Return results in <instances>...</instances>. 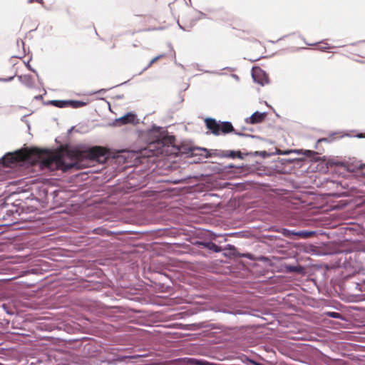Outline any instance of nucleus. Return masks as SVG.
Returning a JSON list of instances; mask_svg holds the SVG:
<instances>
[{"label":"nucleus","mask_w":365,"mask_h":365,"mask_svg":"<svg viewBox=\"0 0 365 365\" xmlns=\"http://www.w3.org/2000/svg\"><path fill=\"white\" fill-rule=\"evenodd\" d=\"M227 156L230 157L232 158H242L241 153L240 151H238V152L230 151V154Z\"/></svg>","instance_id":"obj_10"},{"label":"nucleus","mask_w":365,"mask_h":365,"mask_svg":"<svg viewBox=\"0 0 365 365\" xmlns=\"http://www.w3.org/2000/svg\"><path fill=\"white\" fill-rule=\"evenodd\" d=\"M207 247L210 249V250H212L216 252H219L221 251V249L220 247H218L217 245H215V243H212V242H210V243H208Z\"/></svg>","instance_id":"obj_9"},{"label":"nucleus","mask_w":365,"mask_h":365,"mask_svg":"<svg viewBox=\"0 0 365 365\" xmlns=\"http://www.w3.org/2000/svg\"><path fill=\"white\" fill-rule=\"evenodd\" d=\"M295 235L300 236V237H307V233H305L304 232H297V233H295Z\"/></svg>","instance_id":"obj_14"},{"label":"nucleus","mask_w":365,"mask_h":365,"mask_svg":"<svg viewBox=\"0 0 365 365\" xmlns=\"http://www.w3.org/2000/svg\"><path fill=\"white\" fill-rule=\"evenodd\" d=\"M196 364H199V365H215L213 363H210V362H208V361H197Z\"/></svg>","instance_id":"obj_13"},{"label":"nucleus","mask_w":365,"mask_h":365,"mask_svg":"<svg viewBox=\"0 0 365 365\" xmlns=\"http://www.w3.org/2000/svg\"><path fill=\"white\" fill-rule=\"evenodd\" d=\"M265 117V113L255 112L250 117L249 120H247V122L250 124L259 123L264 120Z\"/></svg>","instance_id":"obj_4"},{"label":"nucleus","mask_w":365,"mask_h":365,"mask_svg":"<svg viewBox=\"0 0 365 365\" xmlns=\"http://www.w3.org/2000/svg\"><path fill=\"white\" fill-rule=\"evenodd\" d=\"M33 155L41 160L43 167L51 170H61L65 172L71 168H78L79 162L83 159L105 163L108 158L109 150L102 146H93L84 150L63 147L53 152L32 148L6 154L0 159V165L11 167L18 162L29 160Z\"/></svg>","instance_id":"obj_1"},{"label":"nucleus","mask_w":365,"mask_h":365,"mask_svg":"<svg viewBox=\"0 0 365 365\" xmlns=\"http://www.w3.org/2000/svg\"><path fill=\"white\" fill-rule=\"evenodd\" d=\"M165 56L164 54L159 55L155 58H153L149 63L148 67L151 66L154 63H155L158 60L164 58Z\"/></svg>","instance_id":"obj_12"},{"label":"nucleus","mask_w":365,"mask_h":365,"mask_svg":"<svg viewBox=\"0 0 365 365\" xmlns=\"http://www.w3.org/2000/svg\"><path fill=\"white\" fill-rule=\"evenodd\" d=\"M51 104L58 108H66L68 107V101H52Z\"/></svg>","instance_id":"obj_7"},{"label":"nucleus","mask_w":365,"mask_h":365,"mask_svg":"<svg viewBox=\"0 0 365 365\" xmlns=\"http://www.w3.org/2000/svg\"><path fill=\"white\" fill-rule=\"evenodd\" d=\"M205 122L207 128L215 135H226L235 131L232 123L228 121L217 122L214 118H207Z\"/></svg>","instance_id":"obj_2"},{"label":"nucleus","mask_w":365,"mask_h":365,"mask_svg":"<svg viewBox=\"0 0 365 365\" xmlns=\"http://www.w3.org/2000/svg\"><path fill=\"white\" fill-rule=\"evenodd\" d=\"M361 169L365 168V165L361 166Z\"/></svg>","instance_id":"obj_17"},{"label":"nucleus","mask_w":365,"mask_h":365,"mask_svg":"<svg viewBox=\"0 0 365 365\" xmlns=\"http://www.w3.org/2000/svg\"><path fill=\"white\" fill-rule=\"evenodd\" d=\"M302 266H289L287 270L290 272L302 273L303 272Z\"/></svg>","instance_id":"obj_8"},{"label":"nucleus","mask_w":365,"mask_h":365,"mask_svg":"<svg viewBox=\"0 0 365 365\" xmlns=\"http://www.w3.org/2000/svg\"><path fill=\"white\" fill-rule=\"evenodd\" d=\"M252 77L255 81L262 86L268 82V77L259 68H255L253 69Z\"/></svg>","instance_id":"obj_3"},{"label":"nucleus","mask_w":365,"mask_h":365,"mask_svg":"<svg viewBox=\"0 0 365 365\" xmlns=\"http://www.w3.org/2000/svg\"><path fill=\"white\" fill-rule=\"evenodd\" d=\"M0 365H3V364H0Z\"/></svg>","instance_id":"obj_18"},{"label":"nucleus","mask_w":365,"mask_h":365,"mask_svg":"<svg viewBox=\"0 0 365 365\" xmlns=\"http://www.w3.org/2000/svg\"><path fill=\"white\" fill-rule=\"evenodd\" d=\"M305 152H306V153H307V155H308V154H309V153H311V151H310V150H306Z\"/></svg>","instance_id":"obj_16"},{"label":"nucleus","mask_w":365,"mask_h":365,"mask_svg":"<svg viewBox=\"0 0 365 365\" xmlns=\"http://www.w3.org/2000/svg\"><path fill=\"white\" fill-rule=\"evenodd\" d=\"M327 315L330 317L334 318V319L341 318V314L339 313L335 312H329L327 313Z\"/></svg>","instance_id":"obj_11"},{"label":"nucleus","mask_w":365,"mask_h":365,"mask_svg":"<svg viewBox=\"0 0 365 365\" xmlns=\"http://www.w3.org/2000/svg\"><path fill=\"white\" fill-rule=\"evenodd\" d=\"M29 1L30 3H31V2H34V1H36V2H39V3H41V4H43L42 0H29Z\"/></svg>","instance_id":"obj_15"},{"label":"nucleus","mask_w":365,"mask_h":365,"mask_svg":"<svg viewBox=\"0 0 365 365\" xmlns=\"http://www.w3.org/2000/svg\"><path fill=\"white\" fill-rule=\"evenodd\" d=\"M135 119V115L132 113H128L127 115L120 118L117 120L118 122L120 123L121 125H125L129 123H132Z\"/></svg>","instance_id":"obj_5"},{"label":"nucleus","mask_w":365,"mask_h":365,"mask_svg":"<svg viewBox=\"0 0 365 365\" xmlns=\"http://www.w3.org/2000/svg\"><path fill=\"white\" fill-rule=\"evenodd\" d=\"M86 105V103L83 101H76V100H69L68 101V107H71L73 108H78L81 107H83Z\"/></svg>","instance_id":"obj_6"}]
</instances>
